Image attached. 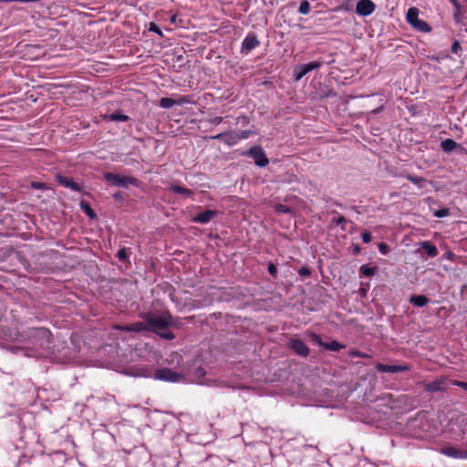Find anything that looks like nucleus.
I'll list each match as a JSON object with an SVG mask.
<instances>
[{"instance_id": "nucleus-36", "label": "nucleus", "mask_w": 467, "mask_h": 467, "mask_svg": "<svg viewBox=\"0 0 467 467\" xmlns=\"http://www.w3.org/2000/svg\"><path fill=\"white\" fill-rule=\"evenodd\" d=\"M312 341L317 345L323 346L324 344L321 341V338L318 335L312 334L311 335Z\"/></svg>"}, {"instance_id": "nucleus-50", "label": "nucleus", "mask_w": 467, "mask_h": 467, "mask_svg": "<svg viewBox=\"0 0 467 467\" xmlns=\"http://www.w3.org/2000/svg\"><path fill=\"white\" fill-rule=\"evenodd\" d=\"M454 6H455V8H456L457 10H458V9H460V7H461V5H460V4H459V3H457V5H454Z\"/></svg>"}, {"instance_id": "nucleus-15", "label": "nucleus", "mask_w": 467, "mask_h": 467, "mask_svg": "<svg viewBox=\"0 0 467 467\" xmlns=\"http://www.w3.org/2000/svg\"><path fill=\"white\" fill-rule=\"evenodd\" d=\"M57 181L61 185L65 187H68L75 192H81V186L78 183L75 182L71 178L58 176Z\"/></svg>"}, {"instance_id": "nucleus-39", "label": "nucleus", "mask_w": 467, "mask_h": 467, "mask_svg": "<svg viewBox=\"0 0 467 467\" xmlns=\"http://www.w3.org/2000/svg\"><path fill=\"white\" fill-rule=\"evenodd\" d=\"M222 121H223L222 117H215L210 120V122L214 125H219Z\"/></svg>"}, {"instance_id": "nucleus-47", "label": "nucleus", "mask_w": 467, "mask_h": 467, "mask_svg": "<svg viewBox=\"0 0 467 467\" xmlns=\"http://www.w3.org/2000/svg\"><path fill=\"white\" fill-rule=\"evenodd\" d=\"M86 212L88 213V215H90V216L93 215V212L88 204H86Z\"/></svg>"}, {"instance_id": "nucleus-28", "label": "nucleus", "mask_w": 467, "mask_h": 467, "mask_svg": "<svg viewBox=\"0 0 467 467\" xmlns=\"http://www.w3.org/2000/svg\"><path fill=\"white\" fill-rule=\"evenodd\" d=\"M275 211L276 213H291V209L284 204L278 203L275 205Z\"/></svg>"}, {"instance_id": "nucleus-29", "label": "nucleus", "mask_w": 467, "mask_h": 467, "mask_svg": "<svg viewBox=\"0 0 467 467\" xmlns=\"http://www.w3.org/2000/svg\"><path fill=\"white\" fill-rule=\"evenodd\" d=\"M159 336L164 339H173L175 337L174 334L171 331H164V332H159Z\"/></svg>"}, {"instance_id": "nucleus-31", "label": "nucleus", "mask_w": 467, "mask_h": 467, "mask_svg": "<svg viewBox=\"0 0 467 467\" xmlns=\"http://www.w3.org/2000/svg\"><path fill=\"white\" fill-rule=\"evenodd\" d=\"M449 214V210L448 209H441V210H438L434 213V215L438 218H442V217H445Z\"/></svg>"}, {"instance_id": "nucleus-51", "label": "nucleus", "mask_w": 467, "mask_h": 467, "mask_svg": "<svg viewBox=\"0 0 467 467\" xmlns=\"http://www.w3.org/2000/svg\"><path fill=\"white\" fill-rule=\"evenodd\" d=\"M451 2L452 3L453 5H457V3H458L456 0H451Z\"/></svg>"}, {"instance_id": "nucleus-13", "label": "nucleus", "mask_w": 467, "mask_h": 467, "mask_svg": "<svg viewBox=\"0 0 467 467\" xmlns=\"http://www.w3.org/2000/svg\"><path fill=\"white\" fill-rule=\"evenodd\" d=\"M217 213L218 212L215 210H206L194 216L192 218V222L198 223H207L211 222L217 215Z\"/></svg>"}, {"instance_id": "nucleus-9", "label": "nucleus", "mask_w": 467, "mask_h": 467, "mask_svg": "<svg viewBox=\"0 0 467 467\" xmlns=\"http://www.w3.org/2000/svg\"><path fill=\"white\" fill-rule=\"evenodd\" d=\"M441 453L454 459H467V450H459L455 446H445L440 450Z\"/></svg>"}, {"instance_id": "nucleus-27", "label": "nucleus", "mask_w": 467, "mask_h": 467, "mask_svg": "<svg viewBox=\"0 0 467 467\" xmlns=\"http://www.w3.org/2000/svg\"><path fill=\"white\" fill-rule=\"evenodd\" d=\"M309 11H310V4L306 0L302 1L299 5L298 12L301 15H307L309 13Z\"/></svg>"}, {"instance_id": "nucleus-49", "label": "nucleus", "mask_w": 467, "mask_h": 467, "mask_svg": "<svg viewBox=\"0 0 467 467\" xmlns=\"http://www.w3.org/2000/svg\"><path fill=\"white\" fill-rule=\"evenodd\" d=\"M1 3L5 2H17V0H0Z\"/></svg>"}, {"instance_id": "nucleus-37", "label": "nucleus", "mask_w": 467, "mask_h": 467, "mask_svg": "<svg viewBox=\"0 0 467 467\" xmlns=\"http://www.w3.org/2000/svg\"><path fill=\"white\" fill-rule=\"evenodd\" d=\"M361 238L364 243H369L371 241V234L368 232H365L362 234Z\"/></svg>"}, {"instance_id": "nucleus-34", "label": "nucleus", "mask_w": 467, "mask_h": 467, "mask_svg": "<svg viewBox=\"0 0 467 467\" xmlns=\"http://www.w3.org/2000/svg\"><path fill=\"white\" fill-rule=\"evenodd\" d=\"M461 426L462 434L467 435V417L462 419Z\"/></svg>"}, {"instance_id": "nucleus-33", "label": "nucleus", "mask_w": 467, "mask_h": 467, "mask_svg": "<svg viewBox=\"0 0 467 467\" xmlns=\"http://www.w3.org/2000/svg\"><path fill=\"white\" fill-rule=\"evenodd\" d=\"M379 250L382 254H386L389 252V246L385 243H380L379 244Z\"/></svg>"}, {"instance_id": "nucleus-43", "label": "nucleus", "mask_w": 467, "mask_h": 467, "mask_svg": "<svg viewBox=\"0 0 467 467\" xmlns=\"http://www.w3.org/2000/svg\"><path fill=\"white\" fill-rule=\"evenodd\" d=\"M31 186H32L33 188H35V189H43L44 184H43V183H41V182H33L31 183Z\"/></svg>"}, {"instance_id": "nucleus-26", "label": "nucleus", "mask_w": 467, "mask_h": 467, "mask_svg": "<svg viewBox=\"0 0 467 467\" xmlns=\"http://www.w3.org/2000/svg\"><path fill=\"white\" fill-rule=\"evenodd\" d=\"M377 271V267H370L367 265H364L360 267V272L365 275V276H371L373 275Z\"/></svg>"}, {"instance_id": "nucleus-30", "label": "nucleus", "mask_w": 467, "mask_h": 467, "mask_svg": "<svg viewBox=\"0 0 467 467\" xmlns=\"http://www.w3.org/2000/svg\"><path fill=\"white\" fill-rule=\"evenodd\" d=\"M298 274L299 275H301L302 277H306V276H309L310 274H311V271L309 270L308 267L306 266H303L301 267L299 270H298Z\"/></svg>"}, {"instance_id": "nucleus-10", "label": "nucleus", "mask_w": 467, "mask_h": 467, "mask_svg": "<svg viewBox=\"0 0 467 467\" xmlns=\"http://www.w3.org/2000/svg\"><path fill=\"white\" fill-rule=\"evenodd\" d=\"M289 347L293 351L302 357H306L309 353L308 347L300 339H291Z\"/></svg>"}, {"instance_id": "nucleus-17", "label": "nucleus", "mask_w": 467, "mask_h": 467, "mask_svg": "<svg viewBox=\"0 0 467 467\" xmlns=\"http://www.w3.org/2000/svg\"><path fill=\"white\" fill-rule=\"evenodd\" d=\"M420 245L426 251V253L428 254V255L430 257H435L438 255V249L437 247L432 244L431 242L429 241H424V242H421L420 244Z\"/></svg>"}, {"instance_id": "nucleus-14", "label": "nucleus", "mask_w": 467, "mask_h": 467, "mask_svg": "<svg viewBox=\"0 0 467 467\" xmlns=\"http://www.w3.org/2000/svg\"><path fill=\"white\" fill-rule=\"evenodd\" d=\"M116 328L122 331L141 332L148 330V324L145 320L144 322H137L128 326H117Z\"/></svg>"}, {"instance_id": "nucleus-46", "label": "nucleus", "mask_w": 467, "mask_h": 467, "mask_svg": "<svg viewBox=\"0 0 467 467\" xmlns=\"http://www.w3.org/2000/svg\"><path fill=\"white\" fill-rule=\"evenodd\" d=\"M196 373H197V375H199V376H204L205 371H204V369H203V368H197Z\"/></svg>"}, {"instance_id": "nucleus-19", "label": "nucleus", "mask_w": 467, "mask_h": 467, "mask_svg": "<svg viewBox=\"0 0 467 467\" xmlns=\"http://www.w3.org/2000/svg\"><path fill=\"white\" fill-rule=\"evenodd\" d=\"M245 139V135L239 136V134L234 133H225L223 141L228 145L235 144L239 140Z\"/></svg>"}, {"instance_id": "nucleus-45", "label": "nucleus", "mask_w": 467, "mask_h": 467, "mask_svg": "<svg viewBox=\"0 0 467 467\" xmlns=\"http://www.w3.org/2000/svg\"><path fill=\"white\" fill-rule=\"evenodd\" d=\"M351 355H352L353 357H362V358H363V357H367V355H366V354H363V353H361V352H359V351L352 352V354H351Z\"/></svg>"}, {"instance_id": "nucleus-4", "label": "nucleus", "mask_w": 467, "mask_h": 467, "mask_svg": "<svg viewBox=\"0 0 467 467\" xmlns=\"http://www.w3.org/2000/svg\"><path fill=\"white\" fill-rule=\"evenodd\" d=\"M106 181L117 187L128 188L130 185L139 186L140 181L135 177L122 176L112 172H106L104 174Z\"/></svg>"}, {"instance_id": "nucleus-5", "label": "nucleus", "mask_w": 467, "mask_h": 467, "mask_svg": "<svg viewBox=\"0 0 467 467\" xmlns=\"http://www.w3.org/2000/svg\"><path fill=\"white\" fill-rule=\"evenodd\" d=\"M155 378L163 381L178 382L183 379V376L171 368H161L156 371Z\"/></svg>"}, {"instance_id": "nucleus-20", "label": "nucleus", "mask_w": 467, "mask_h": 467, "mask_svg": "<svg viewBox=\"0 0 467 467\" xmlns=\"http://www.w3.org/2000/svg\"><path fill=\"white\" fill-rule=\"evenodd\" d=\"M171 190L175 193L182 194L186 197H192L193 194L192 191H191L187 188H184L182 186L176 185V184H171Z\"/></svg>"}, {"instance_id": "nucleus-2", "label": "nucleus", "mask_w": 467, "mask_h": 467, "mask_svg": "<svg viewBox=\"0 0 467 467\" xmlns=\"http://www.w3.org/2000/svg\"><path fill=\"white\" fill-rule=\"evenodd\" d=\"M34 345L41 350L39 356H46L49 349L52 340V335L49 330L39 327L34 330L33 335Z\"/></svg>"}, {"instance_id": "nucleus-38", "label": "nucleus", "mask_w": 467, "mask_h": 467, "mask_svg": "<svg viewBox=\"0 0 467 467\" xmlns=\"http://www.w3.org/2000/svg\"><path fill=\"white\" fill-rule=\"evenodd\" d=\"M149 29H150V31H153V32H155V33H157L159 35H161V29L154 23H150Z\"/></svg>"}, {"instance_id": "nucleus-11", "label": "nucleus", "mask_w": 467, "mask_h": 467, "mask_svg": "<svg viewBox=\"0 0 467 467\" xmlns=\"http://www.w3.org/2000/svg\"><path fill=\"white\" fill-rule=\"evenodd\" d=\"M260 44L254 34H248L243 41L242 51L249 53L251 50L258 47Z\"/></svg>"}, {"instance_id": "nucleus-21", "label": "nucleus", "mask_w": 467, "mask_h": 467, "mask_svg": "<svg viewBox=\"0 0 467 467\" xmlns=\"http://www.w3.org/2000/svg\"><path fill=\"white\" fill-rule=\"evenodd\" d=\"M441 149L446 152H451L454 150L458 144L451 139H446L441 143Z\"/></svg>"}, {"instance_id": "nucleus-42", "label": "nucleus", "mask_w": 467, "mask_h": 467, "mask_svg": "<svg viewBox=\"0 0 467 467\" xmlns=\"http://www.w3.org/2000/svg\"><path fill=\"white\" fill-rule=\"evenodd\" d=\"M454 385L459 386V387L462 388L463 389L467 390V382L455 381Z\"/></svg>"}, {"instance_id": "nucleus-18", "label": "nucleus", "mask_w": 467, "mask_h": 467, "mask_svg": "<svg viewBox=\"0 0 467 467\" xmlns=\"http://www.w3.org/2000/svg\"><path fill=\"white\" fill-rule=\"evenodd\" d=\"M410 302L416 306L422 307L428 304L429 299L425 296H412Z\"/></svg>"}, {"instance_id": "nucleus-3", "label": "nucleus", "mask_w": 467, "mask_h": 467, "mask_svg": "<svg viewBox=\"0 0 467 467\" xmlns=\"http://www.w3.org/2000/svg\"><path fill=\"white\" fill-rule=\"evenodd\" d=\"M407 22L416 30L423 33L431 31V26L419 18V10L416 7H410L406 15Z\"/></svg>"}, {"instance_id": "nucleus-8", "label": "nucleus", "mask_w": 467, "mask_h": 467, "mask_svg": "<svg viewBox=\"0 0 467 467\" xmlns=\"http://www.w3.org/2000/svg\"><path fill=\"white\" fill-rule=\"evenodd\" d=\"M375 8L376 5L371 0H360L357 4L356 12L359 16H367L371 15Z\"/></svg>"}, {"instance_id": "nucleus-6", "label": "nucleus", "mask_w": 467, "mask_h": 467, "mask_svg": "<svg viewBox=\"0 0 467 467\" xmlns=\"http://www.w3.org/2000/svg\"><path fill=\"white\" fill-rule=\"evenodd\" d=\"M321 62L313 61L308 64L299 65L295 67L294 73H295V78L296 81H299L301 78H303L308 72L317 69L321 67Z\"/></svg>"}, {"instance_id": "nucleus-12", "label": "nucleus", "mask_w": 467, "mask_h": 467, "mask_svg": "<svg viewBox=\"0 0 467 467\" xmlns=\"http://www.w3.org/2000/svg\"><path fill=\"white\" fill-rule=\"evenodd\" d=\"M376 368L379 372L382 373H399L403 372L409 369L407 366H400V365H386L379 363L376 366Z\"/></svg>"}, {"instance_id": "nucleus-23", "label": "nucleus", "mask_w": 467, "mask_h": 467, "mask_svg": "<svg viewBox=\"0 0 467 467\" xmlns=\"http://www.w3.org/2000/svg\"><path fill=\"white\" fill-rule=\"evenodd\" d=\"M406 178L408 181L419 187H423V184L426 182V180L423 177L407 175Z\"/></svg>"}, {"instance_id": "nucleus-41", "label": "nucleus", "mask_w": 467, "mask_h": 467, "mask_svg": "<svg viewBox=\"0 0 467 467\" xmlns=\"http://www.w3.org/2000/svg\"><path fill=\"white\" fill-rule=\"evenodd\" d=\"M127 256L125 249H121L118 252V257L121 260H124Z\"/></svg>"}, {"instance_id": "nucleus-35", "label": "nucleus", "mask_w": 467, "mask_h": 467, "mask_svg": "<svg viewBox=\"0 0 467 467\" xmlns=\"http://www.w3.org/2000/svg\"><path fill=\"white\" fill-rule=\"evenodd\" d=\"M346 222L347 220L344 216H339L338 218L333 220V223H337V225H341L342 228H344Z\"/></svg>"}, {"instance_id": "nucleus-24", "label": "nucleus", "mask_w": 467, "mask_h": 467, "mask_svg": "<svg viewBox=\"0 0 467 467\" xmlns=\"http://www.w3.org/2000/svg\"><path fill=\"white\" fill-rule=\"evenodd\" d=\"M323 347L325 348H327L328 350H332V351H338L341 348H343V346L336 340H333L329 343H326L323 345Z\"/></svg>"}, {"instance_id": "nucleus-25", "label": "nucleus", "mask_w": 467, "mask_h": 467, "mask_svg": "<svg viewBox=\"0 0 467 467\" xmlns=\"http://www.w3.org/2000/svg\"><path fill=\"white\" fill-rule=\"evenodd\" d=\"M175 100L170 98H162L160 100V106L163 109H170L175 105Z\"/></svg>"}, {"instance_id": "nucleus-48", "label": "nucleus", "mask_w": 467, "mask_h": 467, "mask_svg": "<svg viewBox=\"0 0 467 467\" xmlns=\"http://www.w3.org/2000/svg\"><path fill=\"white\" fill-rule=\"evenodd\" d=\"M249 133H250V131H242V133L239 136L245 135V138H247Z\"/></svg>"}, {"instance_id": "nucleus-1", "label": "nucleus", "mask_w": 467, "mask_h": 467, "mask_svg": "<svg viewBox=\"0 0 467 467\" xmlns=\"http://www.w3.org/2000/svg\"><path fill=\"white\" fill-rule=\"evenodd\" d=\"M144 320H146L148 324V331H151L157 334L169 327L176 326L173 317L170 313H165L162 315L147 314L144 317Z\"/></svg>"}, {"instance_id": "nucleus-40", "label": "nucleus", "mask_w": 467, "mask_h": 467, "mask_svg": "<svg viewBox=\"0 0 467 467\" xmlns=\"http://www.w3.org/2000/svg\"><path fill=\"white\" fill-rule=\"evenodd\" d=\"M268 271L272 275H275L276 274V267L273 264H269L268 265Z\"/></svg>"}, {"instance_id": "nucleus-16", "label": "nucleus", "mask_w": 467, "mask_h": 467, "mask_svg": "<svg viewBox=\"0 0 467 467\" xmlns=\"http://www.w3.org/2000/svg\"><path fill=\"white\" fill-rule=\"evenodd\" d=\"M444 381L442 379H436L424 385V389L430 392L441 391L444 389Z\"/></svg>"}, {"instance_id": "nucleus-22", "label": "nucleus", "mask_w": 467, "mask_h": 467, "mask_svg": "<svg viewBox=\"0 0 467 467\" xmlns=\"http://www.w3.org/2000/svg\"><path fill=\"white\" fill-rule=\"evenodd\" d=\"M106 119L112 121H127L129 117L121 112H114L105 117Z\"/></svg>"}, {"instance_id": "nucleus-7", "label": "nucleus", "mask_w": 467, "mask_h": 467, "mask_svg": "<svg viewBox=\"0 0 467 467\" xmlns=\"http://www.w3.org/2000/svg\"><path fill=\"white\" fill-rule=\"evenodd\" d=\"M249 155L254 160L255 164L259 167H265L269 163L264 150L259 146L252 147L249 150Z\"/></svg>"}, {"instance_id": "nucleus-44", "label": "nucleus", "mask_w": 467, "mask_h": 467, "mask_svg": "<svg viewBox=\"0 0 467 467\" xmlns=\"http://www.w3.org/2000/svg\"><path fill=\"white\" fill-rule=\"evenodd\" d=\"M224 135H225V133H220V134H217V135H215V136H212V137H210V138H211V139H213V140H220V139H223V140Z\"/></svg>"}, {"instance_id": "nucleus-32", "label": "nucleus", "mask_w": 467, "mask_h": 467, "mask_svg": "<svg viewBox=\"0 0 467 467\" xmlns=\"http://www.w3.org/2000/svg\"><path fill=\"white\" fill-rule=\"evenodd\" d=\"M462 49L461 44L458 40H455L451 45V52L457 54Z\"/></svg>"}]
</instances>
